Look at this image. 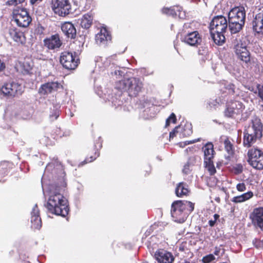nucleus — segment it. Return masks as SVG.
<instances>
[{"label":"nucleus","instance_id":"1","mask_svg":"<svg viewBox=\"0 0 263 263\" xmlns=\"http://www.w3.org/2000/svg\"><path fill=\"white\" fill-rule=\"evenodd\" d=\"M67 202V200L61 194V190L55 188L50 191L45 206L51 213L65 217L69 211Z\"/></svg>","mask_w":263,"mask_h":263},{"label":"nucleus","instance_id":"42","mask_svg":"<svg viewBox=\"0 0 263 263\" xmlns=\"http://www.w3.org/2000/svg\"><path fill=\"white\" fill-rule=\"evenodd\" d=\"M96 158V157L93 158V157L91 156L89 159H86L84 161H83V162H82L81 163H80L79 164V166H82V165H84L85 164H86L88 162H91L92 161H93Z\"/></svg>","mask_w":263,"mask_h":263},{"label":"nucleus","instance_id":"21","mask_svg":"<svg viewBox=\"0 0 263 263\" xmlns=\"http://www.w3.org/2000/svg\"><path fill=\"white\" fill-rule=\"evenodd\" d=\"M252 28L257 33L263 32V11L255 15L252 21Z\"/></svg>","mask_w":263,"mask_h":263},{"label":"nucleus","instance_id":"14","mask_svg":"<svg viewBox=\"0 0 263 263\" xmlns=\"http://www.w3.org/2000/svg\"><path fill=\"white\" fill-rule=\"evenodd\" d=\"M154 257L158 263H172L175 259L172 253L163 249L156 251Z\"/></svg>","mask_w":263,"mask_h":263},{"label":"nucleus","instance_id":"18","mask_svg":"<svg viewBox=\"0 0 263 263\" xmlns=\"http://www.w3.org/2000/svg\"><path fill=\"white\" fill-rule=\"evenodd\" d=\"M44 43L45 46L49 49L59 48L62 44L58 34L52 35L44 39Z\"/></svg>","mask_w":263,"mask_h":263},{"label":"nucleus","instance_id":"57","mask_svg":"<svg viewBox=\"0 0 263 263\" xmlns=\"http://www.w3.org/2000/svg\"><path fill=\"white\" fill-rule=\"evenodd\" d=\"M121 101H119V102L117 103V106H120L121 105Z\"/></svg>","mask_w":263,"mask_h":263},{"label":"nucleus","instance_id":"26","mask_svg":"<svg viewBox=\"0 0 263 263\" xmlns=\"http://www.w3.org/2000/svg\"><path fill=\"white\" fill-rule=\"evenodd\" d=\"M45 171L46 172L51 171L52 173H56L57 171H59L61 173L63 174L62 166L57 160H55L54 162L49 163L47 165Z\"/></svg>","mask_w":263,"mask_h":263},{"label":"nucleus","instance_id":"44","mask_svg":"<svg viewBox=\"0 0 263 263\" xmlns=\"http://www.w3.org/2000/svg\"><path fill=\"white\" fill-rule=\"evenodd\" d=\"M23 66L24 67L25 70L27 72H28L32 68L31 66L29 64H28L27 62L24 63Z\"/></svg>","mask_w":263,"mask_h":263},{"label":"nucleus","instance_id":"7","mask_svg":"<svg viewBox=\"0 0 263 263\" xmlns=\"http://www.w3.org/2000/svg\"><path fill=\"white\" fill-rule=\"evenodd\" d=\"M51 7L53 12L60 16H65L71 10L69 0H51Z\"/></svg>","mask_w":263,"mask_h":263},{"label":"nucleus","instance_id":"17","mask_svg":"<svg viewBox=\"0 0 263 263\" xmlns=\"http://www.w3.org/2000/svg\"><path fill=\"white\" fill-rule=\"evenodd\" d=\"M182 41L190 46H197L201 43L202 39L198 32L195 31L187 33Z\"/></svg>","mask_w":263,"mask_h":263},{"label":"nucleus","instance_id":"31","mask_svg":"<svg viewBox=\"0 0 263 263\" xmlns=\"http://www.w3.org/2000/svg\"><path fill=\"white\" fill-rule=\"evenodd\" d=\"M177 201L180 203V205H183L182 208L184 211L188 212V215L194 209V204L190 201L186 200H178Z\"/></svg>","mask_w":263,"mask_h":263},{"label":"nucleus","instance_id":"15","mask_svg":"<svg viewBox=\"0 0 263 263\" xmlns=\"http://www.w3.org/2000/svg\"><path fill=\"white\" fill-rule=\"evenodd\" d=\"M62 88V85L58 81L48 82L41 85L39 92L42 95H45L57 91Z\"/></svg>","mask_w":263,"mask_h":263},{"label":"nucleus","instance_id":"62","mask_svg":"<svg viewBox=\"0 0 263 263\" xmlns=\"http://www.w3.org/2000/svg\"><path fill=\"white\" fill-rule=\"evenodd\" d=\"M262 109V110L263 111V105L261 106Z\"/></svg>","mask_w":263,"mask_h":263},{"label":"nucleus","instance_id":"40","mask_svg":"<svg viewBox=\"0 0 263 263\" xmlns=\"http://www.w3.org/2000/svg\"><path fill=\"white\" fill-rule=\"evenodd\" d=\"M236 189L239 192H243L246 190V185L244 183H239L237 184Z\"/></svg>","mask_w":263,"mask_h":263},{"label":"nucleus","instance_id":"60","mask_svg":"<svg viewBox=\"0 0 263 263\" xmlns=\"http://www.w3.org/2000/svg\"><path fill=\"white\" fill-rule=\"evenodd\" d=\"M185 263H194V262H190L189 261H186V262H185Z\"/></svg>","mask_w":263,"mask_h":263},{"label":"nucleus","instance_id":"47","mask_svg":"<svg viewBox=\"0 0 263 263\" xmlns=\"http://www.w3.org/2000/svg\"><path fill=\"white\" fill-rule=\"evenodd\" d=\"M179 127H176L172 132L170 133V138H173L176 136V133H177V129Z\"/></svg>","mask_w":263,"mask_h":263},{"label":"nucleus","instance_id":"30","mask_svg":"<svg viewBox=\"0 0 263 263\" xmlns=\"http://www.w3.org/2000/svg\"><path fill=\"white\" fill-rule=\"evenodd\" d=\"M253 195L252 192H248L240 196L233 197L232 201L235 203L242 202L251 198L253 196Z\"/></svg>","mask_w":263,"mask_h":263},{"label":"nucleus","instance_id":"35","mask_svg":"<svg viewBox=\"0 0 263 263\" xmlns=\"http://www.w3.org/2000/svg\"><path fill=\"white\" fill-rule=\"evenodd\" d=\"M215 259V257L214 255L210 254L204 256L202 259V261L203 263H210Z\"/></svg>","mask_w":263,"mask_h":263},{"label":"nucleus","instance_id":"46","mask_svg":"<svg viewBox=\"0 0 263 263\" xmlns=\"http://www.w3.org/2000/svg\"><path fill=\"white\" fill-rule=\"evenodd\" d=\"M62 180H63L61 186H56L55 188L58 189V190H61V192H62V190H64V189L66 187V183L63 180V179H62Z\"/></svg>","mask_w":263,"mask_h":263},{"label":"nucleus","instance_id":"2","mask_svg":"<svg viewBox=\"0 0 263 263\" xmlns=\"http://www.w3.org/2000/svg\"><path fill=\"white\" fill-rule=\"evenodd\" d=\"M227 27V20L225 17L219 15L213 18L210 25V30L211 36L215 44L222 45L224 42V33Z\"/></svg>","mask_w":263,"mask_h":263},{"label":"nucleus","instance_id":"9","mask_svg":"<svg viewBox=\"0 0 263 263\" xmlns=\"http://www.w3.org/2000/svg\"><path fill=\"white\" fill-rule=\"evenodd\" d=\"M248 162L254 168H263V152L256 148H252L248 152Z\"/></svg>","mask_w":263,"mask_h":263},{"label":"nucleus","instance_id":"45","mask_svg":"<svg viewBox=\"0 0 263 263\" xmlns=\"http://www.w3.org/2000/svg\"><path fill=\"white\" fill-rule=\"evenodd\" d=\"M218 102L217 101V100H212V101L209 102V105L210 108H212V107H214V106H216L217 104H218Z\"/></svg>","mask_w":263,"mask_h":263},{"label":"nucleus","instance_id":"11","mask_svg":"<svg viewBox=\"0 0 263 263\" xmlns=\"http://www.w3.org/2000/svg\"><path fill=\"white\" fill-rule=\"evenodd\" d=\"M180 205L177 201H174L172 204L171 214L175 221L183 223L188 216V212L184 211Z\"/></svg>","mask_w":263,"mask_h":263},{"label":"nucleus","instance_id":"13","mask_svg":"<svg viewBox=\"0 0 263 263\" xmlns=\"http://www.w3.org/2000/svg\"><path fill=\"white\" fill-rule=\"evenodd\" d=\"M244 109V106L239 101H235L231 102L228 105L224 111L226 116L233 117L235 115L240 114Z\"/></svg>","mask_w":263,"mask_h":263},{"label":"nucleus","instance_id":"49","mask_svg":"<svg viewBox=\"0 0 263 263\" xmlns=\"http://www.w3.org/2000/svg\"><path fill=\"white\" fill-rule=\"evenodd\" d=\"M6 4L9 6L16 5L15 0H9L6 2Z\"/></svg>","mask_w":263,"mask_h":263},{"label":"nucleus","instance_id":"4","mask_svg":"<svg viewBox=\"0 0 263 263\" xmlns=\"http://www.w3.org/2000/svg\"><path fill=\"white\" fill-rule=\"evenodd\" d=\"M229 26L232 33L239 32L245 24L246 13L243 7H235L229 13Z\"/></svg>","mask_w":263,"mask_h":263},{"label":"nucleus","instance_id":"10","mask_svg":"<svg viewBox=\"0 0 263 263\" xmlns=\"http://www.w3.org/2000/svg\"><path fill=\"white\" fill-rule=\"evenodd\" d=\"M262 125L260 120L258 118H254L252 120L250 124L246 127L243 132V134L255 137L260 139L262 137Z\"/></svg>","mask_w":263,"mask_h":263},{"label":"nucleus","instance_id":"37","mask_svg":"<svg viewBox=\"0 0 263 263\" xmlns=\"http://www.w3.org/2000/svg\"><path fill=\"white\" fill-rule=\"evenodd\" d=\"M256 88L258 91V96L263 102V85L257 84Z\"/></svg>","mask_w":263,"mask_h":263},{"label":"nucleus","instance_id":"8","mask_svg":"<svg viewBox=\"0 0 263 263\" xmlns=\"http://www.w3.org/2000/svg\"><path fill=\"white\" fill-rule=\"evenodd\" d=\"M12 13L13 18L19 27H26L31 22V18L25 8L17 7L13 10Z\"/></svg>","mask_w":263,"mask_h":263},{"label":"nucleus","instance_id":"63","mask_svg":"<svg viewBox=\"0 0 263 263\" xmlns=\"http://www.w3.org/2000/svg\"><path fill=\"white\" fill-rule=\"evenodd\" d=\"M142 263H148L147 262H143Z\"/></svg>","mask_w":263,"mask_h":263},{"label":"nucleus","instance_id":"39","mask_svg":"<svg viewBox=\"0 0 263 263\" xmlns=\"http://www.w3.org/2000/svg\"><path fill=\"white\" fill-rule=\"evenodd\" d=\"M199 141V139H195V140H192V141H185L184 142H180L179 145L180 146V147H184L185 146L188 145V144H192V143H195L197 141Z\"/></svg>","mask_w":263,"mask_h":263},{"label":"nucleus","instance_id":"23","mask_svg":"<svg viewBox=\"0 0 263 263\" xmlns=\"http://www.w3.org/2000/svg\"><path fill=\"white\" fill-rule=\"evenodd\" d=\"M182 10L181 7L176 6L170 8H164L162 9V12L163 13L173 16L178 15L180 18H183L185 16V14L184 12H182Z\"/></svg>","mask_w":263,"mask_h":263},{"label":"nucleus","instance_id":"52","mask_svg":"<svg viewBox=\"0 0 263 263\" xmlns=\"http://www.w3.org/2000/svg\"><path fill=\"white\" fill-rule=\"evenodd\" d=\"M42 0H30V3L32 4V5H33L34 4H35V3L37 2L38 1L39 2H41Z\"/></svg>","mask_w":263,"mask_h":263},{"label":"nucleus","instance_id":"51","mask_svg":"<svg viewBox=\"0 0 263 263\" xmlns=\"http://www.w3.org/2000/svg\"><path fill=\"white\" fill-rule=\"evenodd\" d=\"M216 222V221L214 219H211L209 221V224L211 227H213Z\"/></svg>","mask_w":263,"mask_h":263},{"label":"nucleus","instance_id":"58","mask_svg":"<svg viewBox=\"0 0 263 263\" xmlns=\"http://www.w3.org/2000/svg\"><path fill=\"white\" fill-rule=\"evenodd\" d=\"M117 72L120 73V71H115V74L117 75ZM119 74H120V73H119Z\"/></svg>","mask_w":263,"mask_h":263},{"label":"nucleus","instance_id":"25","mask_svg":"<svg viewBox=\"0 0 263 263\" xmlns=\"http://www.w3.org/2000/svg\"><path fill=\"white\" fill-rule=\"evenodd\" d=\"M9 34L15 42L18 43L22 44L24 42V36L23 32L18 31L16 29H10Z\"/></svg>","mask_w":263,"mask_h":263},{"label":"nucleus","instance_id":"24","mask_svg":"<svg viewBox=\"0 0 263 263\" xmlns=\"http://www.w3.org/2000/svg\"><path fill=\"white\" fill-rule=\"evenodd\" d=\"M204 152V162L212 160L214 157V148L213 145L211 143H206L203 147Z\"/></svg>","mask_w":263,"mask_h":263},{"label":"nucleus","instance_id":"54","mask_svg":"<svg viewBox=\"0 0 263 263\" xmlns=\"http://www.w3.org/2000/svg\"><path fill=\"white\" fill-rule=\"evenodd\" d=\"M219 217V215L215 214L214 215V220H215L216 221L217 220V219Z\"/></svg>","mask_w":263,"mask_h":263},{"label":"nucleus","instance_id":"29","mask_svg":"<svg viewBox=\"0 0 263 263\" xmlns=\"http://www.w3.org/2000/svg\"><path fill=\"white\" fill-rule=\"evenodd\" d=\"M256 137H257L256 135L255 137H253L252 136H248L247 135L243 134V146L247 148L251 147L257 140H258L256 138Z\"/></svg>","mask_w":263,"mask_h":263},{"label":"nucleus","instance_id":"5","mask_svg":"<svg viewBox=\"0 0 263 263\" xmlns=\"http://www.w3.org/2000/svg\"><path fill=\"white\" fill-rule=\"evenodd\" d=\"M232 43L238 58L246 63L250 62V54L247 49L248 41L246 37L236 35V36H233Z\"/></svg>","mask_w":263,"mask_h":263},{"label":"nucleus","instance_id":"16","mask_svg":"<svg viewBox=\"0 0 263 263\" xmlns=\"http://www.w3.org/2000/svg\"><path fill=\"white\" fill-rule=\"evenodd\" d=\"M251 217L254 226L263 231V208L254 209Z\"/></svg>","mask_w":263,"mask_h":263},{"label":"nucleus","instance_id":"32","mask_svg":"<svg viewBox=\"0 0 263 263\" xmlns=\"http://www.w3.org/2000/svg\"><path fill=\"white\" fill-rule=\"evenodd\" d=\"M226 151L229 155H232L234 153V147L228 138H226L223 141Z\"/></svg>","mask_w":263,"mask_h":263},{"label":"nucleus","instance_id":"33","mask_svg":"<svg viewBox=\"0 0 263 263\" xmlns=\"http://www.w3.org/2000/svg\"><path fill=\"white\" fill-rule=\"evenodd\" d=\"M205 168H207L211 175H213L216 173V169L213 164V160L208 161L204 162Z\"/></svg>","mask_w":263,"mask_h":263},{"label":"nucleus","instance_id":"3","mask_svg":"<svg viewBox=\"0 0 263 263\" xmlns=\"http://www.w3.org/2000/svg\"><path fill=\"white\" fill-rule=\"evenodd\" d=\"M143 88L142 82L138 78L124 79L116 83L115 88L122 91L127 92L129 96L137 97Z\"/></svg>","mask_w":263,"mask_h":263},{"label":"nucleus","instance_id":"6","mask_svg":"<svg viewBox=\"0 0 263 263\" xmlns=\"http://www.w3.org/2000/svg\"><path fill=\"white\" fill-rule=\"evenodd\" d=\"M0 90L4 96L14 98L22 95L24 88L21 84L10 80L0 85Z\"/></svg>","mask_w":263,"mask_h":263},{"label":"nucleus","instance_id":"12","mask_svg":"<svg viewBox=\"0 0 263 263\" xmlns=\"http://www.w3.org/2000/svg\"><path fill=\"white\" fill-rule=\"evenodd\" d=\"M77 61L78 60H76L72 53L70 52H63L60 56V63L67 69H75L78 66Z\"/></svg>","mask_w":263,"mask_h":263},{"label":"nucleus","instance_id":"43","mask_svg":"<svg viewBox=\"0 0 263 263\" xmlns=\"http://www.w3.org/2000/svg\"><path fill=\"white\" fill-rule=\"evenodd\" d=\"M190 166L187 164V163H186L184 166V167L182 170V172L184 174H188L190 171Z\"/></svg>","mask_w":263,"mask_h":263},{"label":"nucleus","instance_id":"34","mask_svg":"<svg viewBox=\"0 0 263 263\" xmlns=\"http://www.w3.org/2000/svg\"><path fill=\"white\" fill-rule=\"evenodd\" d=\"M5 163H1L0 164V181L3 177L5 176L7 174V170L5 167Z\"/></svg>","mask_w":263,"mask_h":263},{"label":"nucleus","instance_id":"27","mask_svg":"<svg viewBox=\"0 0 263 263\" xmlns=\"http://www.w3.org/2000/svg\"><path fill=\"white\" fill-rule=\"evenodd\" d=\"M93 16L90 13H86L83 15L81 19H79L81 26L85 29L89 28L92 24Z\"/></svg>","mask_w":263,"mask_h":263},{"label":"nucleus","instance_id":"53","mask_svg":"<svg viewBox=\"0 0 263 263\" xmlns=\"http://www.w3.org/2000/svg\"><path fill=\"white\" fill-rule=\"evenodd\" d=\"M24 1H25V0H15V2H16V5L19 4H21L23 2H24Z\"/></svg>","mask_w":263,"mask_h":263},{"label":"nucleus","instance_id":"28","mask_svg":"<svg viewBox=\"0 0 263 263\" xmlns=\"http://www.w3.org/2000/svg\"><path fill=\"white\" fill-rule=\"evenodd\" d=\"M189 192L188 185L184 182H180L175 190L176 194L178 197L186 195Z\"/></svg>","mask_w":263,"mask_h":263},{"label":"nucleus","instance_id":"20","mask_svg":"<svg viewBox=\"0 0 263 263\" xmlns=\"http://www.w3.org/2000/svg\"><path fill=\"white\" fill-rule=\"evenodd\" d=\"M31 215L32 228L34 229H40L42 226V221L40 217L39 210L36 204L33 206Z\"/></svg>","mask_w":263,"mask_h":263},{"label":"nucleus","instance_id":"36","mask_svg":"<svg viewBox=\"0 0 263 263\" xmlns=\"http://www.w3.org/2000/svg\"><path fill=\"white\" fill-rule=\"evenodd\" d=\"M171 121L174 123H176V116L174 113H172V114L170 115V116L166 119V123H165L166 127L169 126Z\"/></svg>","mask_w":263,"mask_h":263},{"label":"nucleus","instance_id":"41","mask_svg":"<svg viewBox=\"0 0 263 263\" xmlns=\"http://www.w3.org/2000/svg\"><path fill=\"white\" fill-rule=\"evenodd\" d=\"M226 89L228 90V94L233 95L234 92V85L232 84H229Z\"/></svg>","mask_w":263,"mask_h":263},{"label":"nucleus","instance_id":"38","mask_svg":"<svg viewBox=\"0 0 263 263\" xmlns=\"http://www.w3.org/2000/svg\"><path fill=\"white\" fill-rule=\"evenodd\" d=\"M197 158L198 157L196 156H191L189 158L186 163L189 164L190 166H193L196 163Z\"/></svg>","mask_w":263,"mask_h":263},{"label":"nucleus","instance_id":"56","mask_svg":"<svg viewBox=\"0 0 263 263\" xmlns=\"http://www.w3.org/2000/svg\"><path fill=\"white\" fill-rule=\"evenodd\" d=\"M219 250H215V252H214V254L215 255H218L219 254Z\"/></svg>","mask_w":263,"mask_h":263},{"label":"nucleus","instance_id":"61","mask_svg":"<svg viewBox=\"0 0 263 263\" xmlns=\"http://www.w3.org/2000/svg\"><path fill=\"white\" fill-rule=\"evenodd\" d=\"M73 116V114H71V115H70V116H71V117H72Z\"/></svg>","mask_w":263,"mask_h":263},{"label":"nucleus","instance_id":"55","mask_svg":"<svg viewBox=\"0 0 263 263\" xmlns=\"http://www.w3.org/2000/svg\"><path fill=\"white\" fill-rule=\"evenodd\" d=\"M214 199L218 203L220 202V199L219 197H215Z\"/></svg>","mask_w":263,"mask_h":263},{"label":"nucleus","instance_id":"50","mask_svg":"<svg viewBox=\"0 0 263 263\" xmlns=\"http://www.w3.org/2000/svg\"><path fill=\"white\" fill-rule=\"evenodd\" d=\"M5 68V65L4 62L0 60V71H3Z\"/></svg>","mask_w":263,"mask_h":263},{"label":"nucleus","instance_id":"48","mask_svg":"<svg viewBox=\"0 0 263 263\" xmlns=\"http://www.w3.org/2000/svg\"><path fill=\"white\" fill-rule=\"evenodd\" d=\"M59 116L58 111H55L54 115H50V118L52 120H56Z\"/></svg>","mask_w":263,"mask_h":263},{"label":"nucleus","instance_id":"19","mask_svg":"<svg viewBox=\"0 0 263 263\" xmlns=\"http://www.w3.org/2000/svg\"><path fill=\"white\" fill-rule=\"evenodd\" d=\"M111 41V36L105 28H102L96 35V41L100 45L105 46L108 41Z\"/></svg>","mask_w":263,"mask_h":263},{"label":"nucleus","instance_id":"59","mask_svg":"<svg viewBox=\"0 0 263 263\" xmlns=\"http://www.w3.org/2000/svg\"><path fill=\"white\" fill-rule=\"evenodd\" d=\"M191 133H192V131H191V130H189V133H187V134L189 135H190Z\"/></svg>","mask_w":263,"mask_h":263},{"label":"nucleus","instance_id":"22","mask_svg":"<svg viewBox=\"0 0 263 263\" xmlns=\"http://www.w3.org/2000/svg\"><path fill=\"white\" fill-rule=\"evenodd\" d=\"M62 32L68 37L73 39L76 35V29L73 25L69 22H65L61 25Z\"/></svg>","mask_w":263,"mask_h":263}]
</instances>
